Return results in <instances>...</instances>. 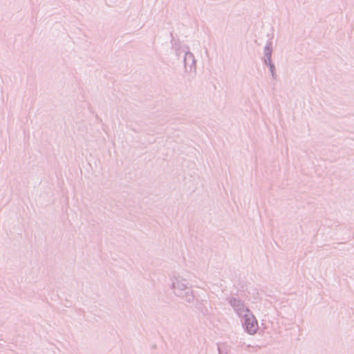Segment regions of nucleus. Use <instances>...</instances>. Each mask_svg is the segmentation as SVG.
Returning a JSON list of instances; mask_svg holds the SVG:
<instances>
[{"label":"nucleus","mask_w":354,"mask_h":354,"mask_svg":"<svg viewBox=\"0 0 354 354\" xmlns=\"http://www.w3.org/2000/svg\"><path fill=\"white\" fill-rule=\"evenodd\" d=\"M173 294L187 303L194 300V292L189 280L183 274L174 273L170 277Z\"/></svg>","instance_id":"obj_1"},{"label":"nucleus","mask_w":354,"mask_h":354,"mask_svg":"<svg viewBox=\"0 0 354 354\" xmlns=\"http://www.w3.org/2000/svg\"><path fill=\"white\" fill-rule=\"evenodd\" d=\"M227 301L234 313L241 319L251 313L244 301L237 297H230L227 299Z\"/></svg>","instance_id":"obj_2"},{"label":"nucleus","mask_w":354,"mask_h":354,"mask_svg":"<svg viewBox=\"0 0 354 354\" xmlns=\"http://www.w3.org/2000/svg\"><path fill=\"white\" fill-rule=\"evenodd\" d=\"M241 322L243 330L250 335H254L259 329L258 321L252 312L243 317Z\"/></svg>","instance_id":"obj_3"},{"label":"nucleus","mask_w":354,"mask_h":354,"mask_svg":"<svg viewBox=\"0 0 354 354\" xmlns=\"http://www.w3.org/2000/svg\"><path fill=\"white\" fill-rule=\"evenodd\" d=\"M182 52L184 53V67L187 72L193 73L196 69V61L194 55L189 50L188 47L183 48Z\"/></svg>","instance_id":"obj_4"},{"label":"nucleus","mask_w":354,"mask_h":354,"mask_svg":"<svg viewBox=\"0 0 354 354\" xmlns=\"http://www.w3.org/2000/svg\"><path fill=\"white\" fill-rule=\"evenodd\" d=\"M272 45L271 41H268L263 48L264 57H272Z\"/></svg>","instance_id":"obj_5"},{"label":"nucleus","mask_w":354,"mask_h":354,"mask_svg":"<svg viewBox=\"0 0 354 354\" xmlns=\"http://www.w3.org/2000/svg\"><path fill=\"white\" fill-rule=\"evenodd\" d=\"M268 68H269V70H270V72L272 75V77L273 79H275L276 77V72H275V66H274V64H272L270 66H268Z\"/></svg>","instance_id":"obj_6"},{"label":"nucleus","mask_w":354,"mask_h":354,"mask_svg":"<svg viewBox=\"0 0 354 354\" xmlns=\"http://www.w3.org/2000/svg\"><path fill=\"white\" fill-rule=\"evenodd\" d=\"M263 62L268 66L273 64L272 57H264Z\"/></svg>","instance_id":"obj_7"},{"label":"nucleus","mask_w":354,"mask_h":354,"mask_svg":"<svg viewBox=\"0 0 354 354\" xmlns=\"http://www.w3.org/2000/svg\"><path fill=\"white\" fill-rule=\"evenodd\" d=\"M218 354H227L225 351H223L220 346L218 347Z\"/></svg>","instance_id":"obj_8"}]
</instances>
